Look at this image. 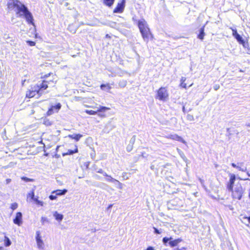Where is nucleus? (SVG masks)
Returning a JSON list of instances; mask_svg holds the SVG:
<instances>
[{
	"instance_id": "obj_26",
	"label": "nucleus",
	"mask_w": 250,
	"mask_h": 250,
	"mask_svg": "<svg viewBox=\"0 0 250 250\" xmlns=\"http://www.w3.org/2000/svg\"><path fill=\"white\" fill-rule=\"evenodd\" d=\"M100 88L102 90H104L105 88H106L108 90H109L111 89V87L109 83H106V84H101Z\"/></svg>"
},
{
	"instance_id": "obj_10",
	"label": "nucleus",
	"mask_w": 250,
	"mask_h": 250,
	"mask_svg": "<svg viewBox=\"0 0 250 250\" xmlns=\"http://www.w3.org/2000/svg\"><path fill=\"white\" fill-rule=\"evenodd\" d=\"M62 105L60 103L57 104L55 105H52L46 112L47 116L53 114L55 111L58 112L61 108Z\"/></svg>"
},
{
	"instance_id": "obj_12",
	"label": "nucleus",
	"mask_w": 250,
	"mask_h": 250,
	"mask_svg": "<svg viewBox=\"0 0 250 250\" xmlns=\"http://www.w3.org/2000/svg\"><path fill=\"white\" fill-rule=\"evenodd\" d=\"M231 166L242 171H244L246 170V167L243 163H237V164L233 163L231 164Z\"/></svg>"
},
{
	"instance_id": "obj_28",
	"label": "nucleus",
	"mask_w": 250,
	"mask_h": 250,
	"mask_svg": "<svg viewBox=\"0 0 250 250\" xmlns=\"http://www.w3.org/2000/svg\"><path fill=\"white\" fill-rule=\"evenodd\" d=\"M113 183L117 185L118 188L120 189H122L123 188V184L120 182L118 180H116V181H115Z\"/></svg>"
},
{
	"instance_id": "obj_38",
	"label": "nucleus",
	"mask_w": 250,
	"mask_h": 250,
	"mask_svg": "<svg viewBox=\"0 0 250 250\" xmlns=\"http://www.w3.org/2000/svg\"><path fill=\"white\" fill-rule=\"evenodd\" d=\"M21 179L26 181V182H30V181H33V179H29L27 177H21Z\"/></svg>"
},
{
	"instance_id": "obj_39",
	"label": "nucleus",
	"mask_w": 250,
	"mask_h": 250,
	"mask_svg": "<svg viewBox=\"0 0 250 250\" xmlns=\"http://www.w3.org/2000/svg\"><path fill=\"white\" fill-rule=\"evenodd\" d=\"M154 230V233L156 234H161L162 233V231L158 229L155 227L153 228Z\"/></svg>"
},
{
	"instance_id": "obj_4",
	"label": "nucleus",
	"mask_w": 250,
	"mask_h": 250,
	"mask_svg": "<svg viewBox=\"0 0 250 250\" xmlns=\"http://www.w3.org/2000/svg\"><path fill=\"white\" fill-rule=\"evenodd\" d=\"M169 94L166 87H160L156 91L155 99L161 101L165 102L168 99Z\"/></svg>"
},
{
	"instance_id": "obj_49",
	"label": "nucleus",
	"mask_w": 250,
	"mask_h": 250,
	"mask_svg": "<svg viewBox=\"0 0 250 250\" xmlns=\"http://www.w3.org/2000/svg\"><path fill=\"white\" fill-rule=\"evenodd\" d=\"M112 205H110L108 206V208H111V207H112Z\"/></svg>"
},
{
	"instance_id": "obj_27",
	"label": "nucleus",
	"mask_w": 250,
	"mask_h": 250,
	"mask_svg": "<svg viewBox=\"0 0 250 250\" xmlns=\"http://www.w3.org/2000/svg\"><path fill=\"white\" fill-rule=\"evenodd\" d=\"M242 221L243 223H244L246 225L248 226L249 225V224L250 223V217H244L242 219Z\"/></svg>"
},
{
	"instance_id": "obj_33",
	"label": "nucleus",
	"mask_w": 250,
	"mask_h": 250,
	"mask_svg": "<svg viewBox=\"0 0 250 250\" xmlns=\"http://www.w3.org/2000/svg\"><path fill=\"white\" fill-rule=\"evenodd\" d=\"M26 42L29 46H35L36 44V42L28 40L26 41Z\"/></svg>"
},
{
	"instance_id": "obj_22",
	"label": "nucleus",
	"mask_w": 250,
	"mask_h": 250,
	"mask_svg": "<svg viewBox=\"0 0 250 250\" xmlns=\"http://www.w3.org/2000/svg\"><path fill=\"white\" fill-rule=\"evenodd\" d=\"M181 242V240L180 239H177L173 240H170L169 242V245L173 247L176 246L180 242Z\"/></svg>"
},
{
	"instance_id": "obj_45",
	"label": "nucleus",
	"mask_w": 250,
	"mask_h": 250,
	"mask_svg": "<svg viewBox=\"0 0 250 250\" xmlns=\"http://www.w3.org/2000/svg\"><path fill=\"white\" fill-rule=\"evenodd\" d=\"M89 165V163L87 162L86 163V168H88V167Z\"/></svg>"
},
{
	"instance_id": "obj_41",
	"label": "nucleus",
	"mask_w": 250,
	"mask_h": 250,
	"mask_svg": "<svg viewBox=\"0 0 250 250\" xmlns=\"http://www.w3.org/2000/svg\"><path fill=\"white\" fill-rule=\"evenodd\" d=\"M247 53L250 55V47H248L246 48Z\"/></svg>"
},
{
	"instance_id": "obj_50",
	"label": "nucleus",
	"mask_w": 250,
	"mask_h": 250,
	"mask_svg": "<svg viewBox=\"0 0 250 250\" xmlns=\"http://www.w3.org/2000/svg\"><path fill=\"white\" fill-rule=\"evenodd\" d=\"M191 85H192V84H190V85L188 86V87H189V86H191Z\"/></svg>"
},
{
	"instance_id": "obj_18",
	"label": "nucleus",
	"mask_w": 250,
	"mask_h": 250,
	"mask_svg": "<svg viewBox=\"0 0 250 250\" xmlns=\"http://www.w3.org/2000/svg\"><path fill=\"white\" fill-rule=\"evenodd\" d=\"M205 25H203L200 29L199 33L197 35V38L201 40H203L204 38V37L205 36Z\"/></svg>"
},
{
	"instance_id": "obj_44",
	"label": "nucleus",
	"mask_w": 250,
	"mask_h": 250,
	"mask_svg": "<svg viewBox=\"0 0 250 250\" xmlns=\"http://www.w3.org/2000/svg\"><path fill=\"white\" fill-rule=\"evenodd\" d=\"M11 180L10 179H7L6 180V183L7 184H8L10 182H11Z\"/></svg>"
},
{
	"instance_id": "obj_21",
	"label": "nucleus",
	"mask_w": 250,
	"mask_h": 250,
	"mask_svg": "<svg viewBox=\"0 0 250 250\" xmlns=\"http://www.w3.org/2000/svg\"><path fill=\"white\" fill-rule=\"evenodd\" d=\"M115 0H103V3L104 5L110 7L114 4Z\"/></svg>"
},
{
	"instance_id": "obj_17",
	"label": "nucleus",
	"mask_w": 250,
	"mask_h": 250,
	"mask_svg": "<svg viewBox=\"0 0 250 250\" xmlns=\"http://www.w3.org/2000/svg\"><path fill=\"white\" fill-rule=\"evenodd\" d=\"M67 192V190L66 189H64L62 190L61 189H58L56 190H53L51 193L52 194H55L57 196H61L63 195L66 194V193Z\"/></svg>"
},
{
	"instance_id": "obj_3",
	"label": "nucleus",
	"mask_w": 250,
	"mask_h": 250,
	"mask_svg": "<svg viewBox=\"0 0 250 250\" xmlns=\"http://www.w3.org/2000/svg\"><path fill=\"white\" fill-rule=\"evenodd\" d=\"M16 13L19 16H24L26 21L28 24L34 25L33 18L32 14L28 11L27 8L23 4L19 5L16 9Z\"/></svg>"
},
{
	"instance_id": "obj_42",
	"label": "nucleus",
	"mask_w": 250,
	"mask_h": 250,
	"mask_svg": "<svg viewBox=\"0 0 250 250\" xmlns=\"http://www.w3.org/2000/svg\"><path fill=\"white\" fill-rule=\"evenodd\" d=\"M126 173H124L123 174V177L125 179H127L128 178V177H127L126 176Z\"/></svg>"
},
{
	"instance_id": "obj_19",
	"label": "nucleus",
	"mask_w": 250,
	"mask_h": 250,
	"mask_svg": "<svg viewBox=\"0 0 250 250\" xmlns=\"http://www.w3.org/2000/svg\"><path fill=\"white\" fill-rule=\"evenodd\" d=\"M77 152H78V148H77V147H76L75 148V149H73V150L67 149L65 151L62 152V156L68 155H72L73 153H76Z\"/></svg>"
},
{
	"instance_id": "obj_23",
	"label": "nucleus",
	"mask_w": 250,
	"mask_h": 250,
	"mask_svg": "<svg viewBox=\"0 0 250 250\" xmlns=\"http://www.w3.org/2000/svg\"><path fill=\"white\" fill-rule=\"evenodd\" d=\"M104 176L106 177V180L108 182H110L111 183H114L115 181H116V179L112 178L111 176L106 174V173H104Z\"/></svg>"
},
{
	"instance_id": "obj_20",
	"label": "nucleus",
	"mask_w": 250,
	"mask_h": 250,
	"mask_svg": "<svg viewBox=\"0 0 250 250\" xmlns=\"http://www.w3.org/2000/svg\"><path fill=\"white\" fill-rule=\"evenodd\" d=\"M82 137V135L80 134H75L72 135H69L68 137L71 139H74L76 141H78L80 138Z\"/></svg>"
},
{
	"instance_id": "obj_30",
	"label": "nucleus",
	"mask_w": 250,
	"mask_h": 250,
	"mask_svg": "<svg viewBox=\"0 0 250 250\" xmlns=\"http://www.w3.org/2000/svg\"><path fill=\"white\" fill-rule=\"evenodd\" d=\"M106 111V110L101 111V112H98L97 114H98V116L101 118H105L106 117V115L105 113V112Z\"/></svg>"
},
{
	"instance_id": "obj_34",
	"label": "nucleus",
	"mask_w": 250,
	"mask_h": 250,
	"mask_svg": "<svg viewBox=\"0 0 250 250\" xmlns=\"http://www.w3.org/2000/svg\"><path fill=\"white\" fill-rule=\"evenodd\" d=\"M18 208V204L16 203H12L11 205V208L12 210H15Z\"/></svg>"
},
{
	"instance_id": "obj_6",
	"label": "nucleus",
	"mask_w": 250,
	"mask_h": 250,
	"mask_svg": "<svg viewBox=\"0 0 250 250\" xmlns=\"http://www.w3.org/2000/svg\"><path fill=\"white\" fill-rule=\"evenodd\" d=\"M232 195L234 198L240 200L241 198L243 190L240 185H237L234 190L232 189Z\"/></svg>"
},
{
	"instance_id": "obj_9",
	"label": "nucleus",
	"mask_w": 250,
	"mask_h": 250,
	"mask_svg": "<svg viewBox=\"0 0 250 250\" xmlns=\"http://www.w3.org/2000/svg\"><path fill=\"white\" fill-rule=\"evenodd\" d=\"M110 109V107L104 106H100L97 111H94L92 110H85V112L88 115H94L96 114L98 112L103 111L104 110H109Z\"/></svg>"
},
{
	"instance_id": "obj_11",
	"label": "nucleus",
	"mask_w": 250,
	"mask_h": 250,
	"mask_svg": "<svg viewBox=\"0 0 250 250\" xmlns=\"http://www.w3.org/2000/svg\"><path fill=\"white\" fill-rule=\"evenodd\" d=\"M22 3L19 0H12L11 2L7 3V8L9 10H13L18 7L19 5Z\"/></svg>"
},
{
	"instance_id": "obj_48",
	"label": "nucleus",
	"mask_w": 250,
	"mask_h": 250,
	"mask_svg": "<svg viewBox=\"0 0 250 250\" xmlns=\"http://www.w3.org/2000/svg\"><path fill=\"white\" fill-rule=\"evenodd\" d=\"M188 117H190V119H191V118L193 119V116H192L188 115Z\"/></svg>"
},
{
	"instance_id": "obj_5",
	"label": "nucleus",
	"mask_w": 250,
	"mask_h": 250,
	"mask_svg": "<svg viewBox=\"0 0 250 250\" xmlns=\"http://www.w3.org/2000/svg\"><path fill=\"white\" fill-rule=\"evenodd\" d=\"M35 240L37 247L39 250H44L45 248V243L43 240L42 236L40 230L36 231Z\"/></svg>"
},
{
	"instance_id": "obj_16",
	"label": "nucleus",
	"mask_w": 250,
	"mask_h": 250,
	"mask_svg": "<svg viewBox=\"0 0 250 250\" xmlns=\"http://www.w3.org/2000/svg\"><path fill=\"white\" fill-rule=\"evenodd\" d=\"M235 180V176L234 174H231L230 175L229 183L228 185V188L229 190H232V188L233 187V185Z\"/></svg>"
},
{
	"instance_id": "obj_31",
	"label": "nucleus",
	"mask_w": 250,
	"mask_h": 250,
	"mask_svg": "<svg viewBox=\"0 0 250 250\" xmlns=\"http://www.w3.org/2000/svg\"><path fill=\"white\" fill-rule=\"evenodd\" d=\"M126 83H127V82L126 81H122V82H120L119 83V84L120 85V86L121 87H124L126 86Z\"/></svg>"
},
{
	"instance_id": "obj_24",
	"label": "nucleus",
	"mask_w": 250,
	"mask_h": 250,
	"mask_svg": "<svg viewBox=\"0 0 250 250\" xmlns=\"http://www.w3.org/2000/svg\"><path fill=\"white\" fill-rule=\"evenodd\" d=\"M4 245L5 247H9L11 244V242L9 238L7 236H4V239L3 240Z\"/></svg>"
},
{
	"instance_id": "obj_46",
	"label": "nucleus",
	"mask_w": 250,
	"mask_h": 250,
	"mask_svg": "<svg viewBox=\"0 0 250 250\" xmlns=\"http://www.w3.org/2000/svg\"><path fill=\"white\" fill-rule=\"evenodd\" d=\"M200 181L201 183L202 184H203V181L202 179H200Z\"/></svg>"
},
{
	"instance_id": "obj_2",
	"label": "nucleus",
	"mask_w": 250,
	"mask_h": 250,
	"mask_svg": "<svg viewBox=\"0 0 250 250\" xmlns=\"http://www.w3.org/2000/svg\"><path fill=\"white\" fill-rule=\"evenodd\" d=\"M137 26L142 37L145 42H148L149 41L154 40V35L145 19H142L139 20L137 22Z\"/></svg>"
},
{
	"instance_id": "obj_25",
	"label": "nucleus",
	"mask_w": 250,
	"mask_h": 250,
	"mask_svg": "<svg viewBox=\"0 0 250 250\" xmlns=\"http://www.w3.org/2000/svg\"><path fill=\"white\" fill-rule=\"evenodd\" d=\"M186 80V78L185 77H182L181 79L180 86L184 88H187V84L185 83Z\"/></svg>"
},
{
	"instance_id": "obj_14",
	"label": "nucleus",
	"mask_w": 250,
	"mask_h": 250,
	"mask_svg": "<svg viewBox=\"0 0 250 250\" xmlns=\"http://www.w3.org/2000/svg\"><path fill=\"white\" fill-rule=\"evenodd\" d=\"M52 213L53 217L57 221L60 222L62 220L63 218V215L62 214L59 213L57 211H53Z\"/></svg>"
},
{
	"instance_id": "obj_13",
	"label": "nucleus",
	"mask_w": 250,
	"mask_h": 250,
	"mask_svg": "<svg viewBox=\"0 0 250 250\" xmlns=\"http://www.w3.org/2000/svg\"><path fill=\"white\" fill-rule=\"evenodd\" d=\"M13 221L15 224L21 226L22 223V214L21 212H19L17 213L16 217Z\"/></svg>"
},
{
	"instance_id": "obj_43",
	"label": "nucleus",
	"mask_w": 250,
	"mask_h": 250,
	"mask_svg": "<svg viewBox=\"0 0 250 250\" xmlns=\"http://www.w3.org/2000/svg\"><path fill=\"white\" fill-rule=\"evenodd\" d=\"M97 172L98 173H102L103 174V175H104V173L105 172L104 171H103V170L102 169H99L98 171H97Z\"/></svg>"
},
{
	"instance_id": "obj_15",
	"label": "nucleus",
	"mask_w": 250,
	"mask_h": 250,
	"mask_svg": "<svg viewBox=\"0 0 250 250\" xmlns=\"http://www.w3.org/2000/svg\"><path fill=\"white\" fill-rule=\"evenodd\" d=\"M168 138L173 140H176L183 143H185V141L183 140V139L181 137L178 136L177 134L170 135L168 137Z\"/></svg>"
},
{
	"instance_id": "obj_47",
	"label": "nucleus",
	"mask_w": 250,
	"mask_h": 250,
	"mask_svg": "<svg viewBox=\"0 0 250 250\" xmlns=\"http://www.w3.org/2000/svg\"><path fill=\"white\" fill-rule=\"evenodd\" d=\"M188 117H190V119H191V118L193 119V116H192L188 115Z\"/></svg>"
},
{
	"instance_id": "obj_32",
	"label": "nucleus",
	"mask_w": 250,
	"mask_h": 250,
	"mask_svg": "<svg viewBox=\"0 0 250 250\" xmlns=\"http://www.w3.org/2000/svg\"><path fill=\"white\" fill-rule=\"evenodd\" d=\"M30 197L32 200L34 199V191H31L28 193L27 198Z\"/></svg>"
},
{
	"instance_id": "obj_7",
	"label": "nucleus",
	"mask_w": 250,
	"mask_h": 250,
	"mask_svg": "<svg viewBox=\"0 0 250 250\" xmlns=\"http://www.w3.org/2000/svg\"><path fill=\"white\" fill-rule=\"evenodd\" d=\"M125 5V0H121L118 2L114 8L113 12L114 13H122L123 12Z\"/></svg>"
},
{
	"instance_id": "obj_8",
	"label": "nucleus",
	"mask_w": 250,
	"mask_h": 250,
	"mask_svg": "<svg viewBox=\"0 0 250 250\" xmlns=\"http://www.w3.org/2000/svg\"><path fill=\"white\" fill-rule=\"evenodd\" d=\"M232 30V35L237 40V41L240 43L242 44L244 46H245V42L243 39L242 37L237 33L236 29L230 28Z\"/></svg>"
},
{
	"instance_id": "obj_29",
	"label": "nucleus",
	"mask_w": 250,
	"mask_h": 250,
	"mask_svg": "<svg viewBox=\"0 0 250 250\" xmlns=\"http://www.w3.org/2000/svg\"><path fill=\"white\" fill-rule=\"evenodd\" d=\"M33 200L35 202L36 204L40 205L41 206H43V202L42 201L39 200L38 198H34V199H33Z\"/></svg>"
},
{
	"instance_id": "obj_40",
	"label": "nucleus",
	"mask_w": 250,
	"mask_h": 250,
	"mask_svg": "<svg viewBox=\"0 0 250 250\" xmlns=\"http://www.w3.org/2000/svg\"><path fill=\"white\" fill-rule=\"evenodd\" d=\"M219 87H220V86L219 84H216L214 86V89L215 90H218L219 88Z\"/></svg>"
},
{
	"instance_id": "obj_37",
	"label": "nucleus",
	"mask_w": 250,
	"mask_h": 250,
	"mask_svg": "<svg viewBox=\"0 0 250 250\" xmlns=\"http://www.w3.org/2000/svg\"><path fill=\"white\" fill-rule=\"evenodd\" d=\"M49 198L51 200H56L57 199V195H56V194L54 195L53 194H52L49 196Z\"/></svg>"
},
{
	"instance_id": "obj_36",
	"label": "nucleus",
	"mask_w": 250,
	"mask_h": 250,
	"mask_svg": "<svg viewBox=\"0 0 250 250\" xmlns=\"http://www.w3.org/2000/svg\"><path fill=\"white\" fill-rule=\"evenodd\" d=\"M170 240H172V238L170 237L169 238H167V237H164L163 239V243L166 244L168 241Z\"/></svg>"
},
{
	"instance_id": "obj_1",
	"label": "nucleus",
	"mask_w": 250,
	"mask_h": 250,
	"mask_svg": "<svg viewBox=\"0 0 250 250\" xmlns=\"http://www.w3.org/2000/svg\"><path fill=\"white\" fill-rule=\"evenodd\" d=\"M41 81L30 85L25 94V97L30 99L37 96L40 97L44 93V91L51 86H54L57 83L56 76L49 73L41 77Z\"/></svg>"
},
{
	"instance_id": "obj_35",
	"label": "nucleus",
	"mask_w": 250,
	"mask_h": 250,
	"mask_svg": "<svg viewBox=\"0 0 250 250\" xmlns=\"http://www.w3.org/2000/svg\"><path fill=\"white\" fill-rule=\"evenodd\" d=\"M41 221L42 223V224H44L45 222H48V219L45 217H42Z\"/></svg>"
}]
</instances>
